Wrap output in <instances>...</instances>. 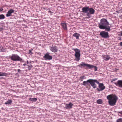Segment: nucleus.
I'll list each match as a JSON object with an SVG mask.
<instances>
[{
  "instance_id": "obj_1",
  "label": "nucleus",
  "mask_w": 122,
  "mask_h": 122,
  "mask_svg": "<svg viewBox=\"0 0 122 122\" xmlns=\"http://www.w3.org/2000/svg\"><path fill=\"white\" fill-rule=\"evenodd\" d=\"M109 22L105 19L103 18L100 20V22L98 24L99 28L102 29H105L106 31L109 32L111 30L110 27L108 26Z\"/></svg>"
},
{
  "instance_id": "obj_2",
  "label": "nucleus",
  "mask_w": 122,
  "mask_h": 122,
  "mask_svg": "<svg viewBox=\"0 0 122 122\" xmlns=\"http://www.w3.org/2000/svg\"><path fill=\"white\" fill-rule=\"evenodd\" d=\"M107 98L108 100L109 104L111 106H113L115 105L118 99L117 97L115 95L112 94L108 95Z\"/></svg>"
},
{
  "instance_id": "obj_3",
  "label": "nucleus",
  "mask_w": 122,
  "mask_h": 122,
  "mask_svg": "<svg viewBox=\"0 0 122 122\" xmlns=\"http://www.w3.org/2000/svg\"><path fill=\"white\" fill-rule=\"evenodd\" d=\"M9 57L11 60L14 61H21L23 60L17 54H12V56H10Z\"/></svg>"
},
{
  "instance_id": "obj_4",
  "label": "nucleus",
  "mask_w": 122,
  "mask_h": 122,
  "mask_svg": "<svg viewBox=\"0 0 122 122\" xmlns=\"http://www.w3.org/2000/svg\"><path fill=\"white\" fill-rule=\"evenodd\" d=\"M99 35L103 38H107L109 37V33L107 31H102L100 32Z\"/></svg>"
},
{
  "instance_id": "obj_5",
  "label": "nucleus",
  "mask_w": 122,
  "mask_h": 122,
  "mask_svg": "<svg viewBox=\"0 0 122 122\" xmlns=\"http://www.w3.org/2000/svg\"><path fill=\"white\" fill-rule=\"evenodd\" d=\"M90 84L94 88H96L97 86L95 83L97 84H99V82L96 80L90 79Z\"/></svg>"
},
{
  "instance_id": "obj_6",
  "label": "nucleus",
  "mask_w": 122,
  "mask_h": 122,
  "mask_svg": "<svg viewBox=\"0 0 122 122\" xmlns=\"http://www.w3.org/2000/svg\"><path fill=\"white\" fill-rule=\"evenodd\" d=\"M88 13H87V14L86 15L89 18H90L91 17V15L93 14L95 12V10L92 7H89V9Z\"/></svg>"
},
{
  "instance_id": "obj_7",
  "label": "nucleus",
  "mask_w": 122,
  "mask_h": 122,
  "mask_svg": "<svg viewBox=\"0 0 122 122\" xmlns=\"http://www.w3.org/2000/svg\"><path fill=\"white\" fill-rule=\"evenodd\" d=\"M99 88H97V89L99 91H101L104 90L105 88V86L103 83H99Z\"/></svg>"
},
{
  "instance_id": "obj_8",
  "label": "nucleus",
  "mask_w": 122,
  "mask_h": 122,
  "mask_svg": "<svg viewBox=\"0 0 122 122\" xmlns=\"http://www.w3.org/2000/svg\"><path fill=\"white\" fill-rule=\"evenodd\" d=\"M89 7V6H85L83 7L82 9V12L84 14H86L88 13Z\"/></svg>"
},
{
  "instance_id": "obj_9",
  "label": "nucleus",
  "mask_w": 122,
  "mask_h": 122,
  "mask_svg": "<svg viewBox=\"0 0 122 122\" xmlns=\"http://www.w3.org/2000/svg\"><path fill=\"white\" fill-rule=\"evenodd\" d=\"M43 58L45 60H51L52 59V56L50 55L48 53L46 54L43 56Z\"/></svg>"
},
{
  "instance_id": "obj_10",
  "label": "nucleus",
  "mask_w": 122,
  "mask_h": 122,
  "mask_svg": "<svg viewBox=\"0 0 122 122\" xmlns=\"http://www.w3.org/2000/svg\"><path fill=\"white\" fill-rule=\"evenodd\" d=\"M14 10L12 9H10L8 11L7 14H6V16L7 17L11 16V14L14 12Z\"/></svg>"
},
{
  "instance_id": "obj_11",
  "label": "nucleus",
  "mask_w": 122,
  "mask_h": 122,
  "mask_svg": "<svg viewBox=\"0 0 122 122\" xmlns=\"http://www.w3.org/2000/svg\"><path fill=\"white\" fill-rule=\"evenodd\" d=\"M115 84L117 86L122 88V80H119L117 82H115Z\"/></svg>"
},
{
  "instance_id": "obj_12",
  "label": "nucleus",
  "mask_w": 122,
  "mask_h": 122,
  "mask_svg": "<svg viewBox=\"0 0 122 122\" xmlns=\"http://www.w3.org/2000/svg\"><path fill=\"white\" fill-rule=\"evenodd\" d=\"M50 50L52 52L55 53L57 52L58 48L56 46H53L50 48Z\"/></svg>"
},
{
  "instance_id": "obj_13",
  "label": "nucleus",
  "mask_w": 122,
  "mask_h": 122,
  "mask_svg": "<svg viewBox=\"0 0 122 122\" xmlns=\"http://www.w3.org/2000/svg\"><path fill=\"white\" fill-rule=\"evenodd\" d=\"M82 65L81 66L82 67H84L86 68L85 67L87 68L88 69L90 68V64H86L85 62H81Z\"/></svg>"
},
{
  "instance_id": "obj_14",
  "label": "nucleus",
  "mask_w": 122,
  "mask_h": 122,
  "mask_svg": "<svg viewBox=\"0 0 122 122\" xmlns=\"http://www.w3.org/2000/svg\"><path fill=\"white\" fill-rule=\"evenodd\" d=\"M75 60L76 61H78L80 59L81 54H75Z\"/></svg>"
},
{
  "instance_id": "obj_15",
  "label": "nucleus",
  "mask_w": 122,
  "mask_h": 122,
  "mask_svg": "<svg viewBox=\"0 0 122 122\" xmlns=\"http://www.w3.org/2000/svg\"><path fill=\"white\" fill-rule=\"evenodd\" d=\"M90 79L86 81H84L83 82V85L85 86H90Z\"/></svg>"
},
{
  "instance_id": "obj_16",
  "label": "nucleus",
  "mask_w": 122,
  "mask_h": 122,
  "mask_svg": "<svg viewBox=\"0 0 122 122\" xmlns=\"http://www.w3.org/2000/svg\"><path fill=\"white\" fill-rule=\"evenodd\" d=\"M73 105V104L71 103H70L69 104H66V109L71 108L72 107V106Z\"/></svg>"
},
{
  "instance_id": "obj_17",
  "label": "nucleus",
  "mask_w": 122,
  "mask_h": 122,
  "mask_svg": "<svg viewBox=\"0 0 122 122\" xmlns=\"http://www.w3.org/2000/svg\"><path fill=\"white\" fill-rule=\"evenodd\" d=\"M72 49L74 50L75 52V54H80V49L77 48H72Z\"/></svg>"
},
{
  "instance_id": "obj_18",
  "label": "nucleus",
  "mask_w": 122,
  "mask_h": 122,
  "mask_svg": "<svg viewBox=\"0 0 122 122\" xmlns=\"http://www.w3.org/2000/svg\"><path fill=\"white\" fill-rule=\"evenodd\" d=\"M73 36L76 37V39H79V37L80 36V34L77 33H75L73 34Z\"/></svg>"
},
{
  "instance_id": "obj_19",
  "label": "nucleus",
  "mask_w": 122,
  "mask_h": 122,
  "mask_svg": "<svg viewBox=\"0 0 122 122\" xmlns=\"http://www.w3.org/2000/svg\"><path fill=\"white\" fill-rule=\"evenodd\" d=\"M104 60L106 61H107L109 60L110 58V57L109 55H106L103 57Z\"/></svg>"
},
{
  "instance_id": "obj_20",
  "label": "nucleus",
  "mask_w": 122,
  "mask_h": 122,
  "mask_svg": "<svg viewBox=\"0 0 122 122\" xmlns=\"http://www.w3.org/2000/svg\"><path fill=\"white\" fill-rule=\"evenodd\" d=\"M89 69H92L93 68H94V70L95 71H96L97 70V67L96 66H94L93 65H91Z\"/></svg>"
},
{
  "instance_id": "obj_21",
  "label": "nucleus",
  "mask_w": 122,
  "mask_h": 122,
  "mask_svg": "<svg viewBox=\"0 0 122 122\" xmlns=\"http://www.w3.org/2000/svg\"><path fill=\"white\" fill-rule=\"evenodd\" d=\"M62 25L63 29L65 30H67V28L66 25L65 23H62Z\"/></svg>"
},
{
  "instance_id": "obj_22",
  "label": "nucleus",
  "mask_w": 122,
  "mask_h": 122,
  "mask_svg": "<svg viewBox=\"0 0 122 122\" xmlns=\"http://www.w3.org/2000/svg\"><path fill=\"white\" fill-rule=\"evenodd\" d=\"M7 73L0 72V76H7Z\"/></svg>"
},
{
  "instance_id": "obj_23",
  "label": "nucleus",
  "mask_w": 122,
  "mask_h": 122,
  "mask_svg": "<svg viewBox=\"0 0 122 122\" xmlns=\"http://www.w3.org/2000/svg\"><path fill=\"white\" fill-rule=\"evenodd\" d=\"M12 102V101L11 100L9 99L7 102L5 103V104H10Z\"/></svg>"
},
{
  "instance_id": "obj_24",
  "label": "nucleus",
  "mask_w": 122,
  "mask_h": 122,
  "mask_svg": "<svg viewBox=\"0 0 122 122\" xmlns=\"http://www.w3.org/2000/svg\"><path fill=\"white\" fill-rule=\"evenodd\" d=\"M29 100L31 101L35 102L37 100V99L35 98H29Z\"/></svg>"
},
{
  "instance_id": "obj_25",
  "label": "nucleus",
  "mask_w": 122,
  "mask_h": 122,
  "mask_svg": "<svg viewBox=\"0 0 122 122\" xmlns=\"http://www.w3.org/2000/svg\"><path fill=\"white\" fill-rule=\"evenodd\" d=\"M97 103L100 104H101L102 103V100L101 99H99L97 100Z\"/></svg>"
},
{
  "instance_id": "obj_26",
  "label": "nucleus",
  "mask_w": 122,
  "mask_h": 122,
  "mask_svg": "<svg viewBox=\"0 0 122 122\" xmlns=\"http://www.w3.org/2000/svg\"><path fill=\"white\" fill-rule=\"evenodd\" d=\"M5 18V16L3 14L0 15V20H3Z\"/></svg>"
},
{
  "instance_id": "obj_27",
  "label": "nucleus",
  "mask_w": 122,
  "mask_h": 122,
  "mask_svg": "<svg viewBox=\"0 0 122 122\" xmlns=\"http://www.w3.org/2000/svg\"><path fill=\"white\" fill-rule=\"evenodd\" d=\"M33 66L32 65H30L29 66H28V69L29 70H31V68H32Z\"/></svg>"
},
{
  "instance_id": "obj_28",
  "label": "nucleus",
  "mask_w": 122,
  "mask_h": 122,
  "mask_svg": "<svg viewBox=\"0 0 122 122\" xmlns=\"http://www.w3.org/2000/svg\"><path fill=\"white\" fill-rule=\"evenodd\" d=\"M117 78L112 79L111 80V81L112 83H114L115 84V82H113L115 81L116 80H117Z\"/></svg>"
},
{
  "instance_id": "obj_29",
  "label": "nucleus",
  "mask_w": 122,
  "mask_h": 122,
  "mask_svg": "<svg viewBox=\"0 0 122 122\" xmlns=\"http://www.w3.org/2000/svg\"><path fill=\"white\" fill-rule=\"evenodd\" d=\"M117 122H122V118H120L117 119Z\"/></svg>"
},
{
  "instance_id": "obj_30",
  "label": "nucleus",
  "mask_w": 122,
  "mask_h": 122,
  "mask_svg": "<svg viewBox=\"0 0 122 122\" xmlns=\"http://www.w3.org/2000/svg\"><path fill=\"white\" fill-rule=\"evenodd\" d=\"M118 115L120 117H122V111L119 112Z\"/></svg>"
},
{
  "instance_id": "obj_31",
  "label": "nucleus",
  "mask_w": 122,
  "mask_h": 122,
  "mask_svg": "<svg viewBox=\"0 0 122 122\" xmlns=\"http://www.w3.org/2000/svg\"><path fill=\"white\" fill-rule=\"evenodd\" d=\"M33 49H32L31 50H29V53L30 54V55H32L33 54V53L31 51L32 50H33Z\"/></svg>"
},
{
  "instance_id": "obj_32",
  "label": "nucleus",
  "mask_w": 122,
  "mask_h": 122,
  "mask_svg": "<svg viewBox=\"0 0 122 122\" xmlns=\"http://www.w3.org/2000/svg\"><path fill=\"white\" fill-rule=\"evenodd\" d=\"M1 51L3 52H4L5 51V50L2 47V48L1 49Z\"/></svg>"
},
{
  "instance_id": "obj_33",
  "label": "nucleus",
  "mask_w": 122,
  "mask_h": 122,
  "mask_svg": "<svg viewBox=\"0 0 122 122\" xmlns=\"http://www.w3.org/2000/svg\"><path fill=\"white\" fill-rule=\"evenodd\" d=\"M82 63L78 65V66L79 67H80L82 68V66H81Z\"/></svg>"
},
{
  "instance_id": "obj_34",
  "label": "nucleus",
  "mask_w": 122,
  "mask_h": 122,
  "mask_svg": "<svg viewBox=\"0 0 122 122\" xmlns=\"http://www.w3.org/2000/svg\"><path fill=\"white\" fill-rule=\"evenodd\" d=\"M17 71L18 72L20 73L21 71V70L20 69H18L17 70Z\"/></svg>"
},
{
  "instance_id": "obj_35",
  "label": "nucleus",
  "mask_w": 122,
  "mask_h": 122,
  "mask_svg": "<svg viewBox=\"0 0 122 122\" xmlns=\"http://www.w3.org/2000/svg\"><path fill=\"white\" fill-rule=\"evenodd\" d=\"M3 8L1 7L0 8V12L2 11H3Z\"/></svg>"
},
{
  "instance_id": "obj_36",
  "label": "nucleus",
  "mask_w": 122,
  "mask_h": 122,
  "mask_svg": "<svg viewBox=\"0 0 122 122\" xmlns=\"http://www.w3.org/2000/svg\"><path fill=\"white\" fill-rule=\"evenodd\" d=\"M48 13H53V12H52L50 10L49 11H48Z\"/></svg>"
},
{
  "instance_id": "obj_37",
  "label": "nucleus",
  "mask_w": 122,
  "mask_h": 122,
  "mask_svg": "<svg viewBox=\"0 0 122 122\" xmlns=\"http://www.w3.org/2000/svg\"><path fill=\"white\" fill-rule=\"evenodd\" d=\"M120 45L121 46H122V42H120Z\"/></svg>"
},
{
  "instance_id": "obj_38",
  "label": "nucleus",
  "mask_w": 122,
  "mask_h": 122,
  "mask_svg": "<svg viewBox=\"0 0 122 122\" xmlns=\"http://www.w3.org/2000/svg\"><path fill=\"white\" fill-rule=\"evenodd\" d=\"M42 8L44 10H46V8H45L44 7H43Z\"/></svg>"
},
{
  "instance_id": "obj_39",
  "label": "nucleus",
  "mask_w": 122,
  "mask_h": 122,
  "mask_svg": "<svg viewBox=\"0 0 122 122\" xmlns=\"http://www.w3.org/2000/svg\"><path fill=\"white\" fill-rule=\"evenodd\" d=\"M121 36H122V30L120 31Z\"/></svg>"
},
{
  "instance_id": "obj_40",
  "label": "nucleus",
  "mask_w": 122,
  "mask_h": 122,
  "mask_svg": "<svg viewBox=\"0 0 122 122\" xmlns=\"http://www.w3.org/2000/svg\"><path fill=\"white\" fill-rule=\"evenodd\" d=\"M118 40H121V38L120 37H119V39Z\"/></svg>"
},
{
  "instance_id": "obj_41",
  "label": "nucleus",
  "mask_w": 122,
  "mask_h": 122,
  "mask_svg": "<svg viewBox=\"0 0 122 122\" xmlns=\"http://www.w3.org/2000/svg\"><path fill=\"white\" fill-rule=\"evenodd\" d=\"M26 65V64H23V65L24 66H25Z\"/></svg>"
},
{
  "instance_id": "obj_42",
  "label": "nucleus",
  "mask_w": 122,
  "mask_h": 122,
  "mask_svg": "<svg viewBox=\"0 0 122 122\" xmlns=\"http://www.w3.org/2000/svg\"><path fill=\"white\" fill-rule=\"evenodd\" d=\"M27 64H28L29 63V62L28 61H27Z\"/></svg>"
},
{
  "instance_id": "obj_43",
  "label": "nucleus",
  "mask_w": 122,
  "mask_h": 122,
  "mask_svg": "<svg viewBox=\"0 0 122 122\" xmlns=\"http://www.w3.org/2000/svg\"><path fill=\"white\" fill-rule=\"evenodd\" d=\"M46 10H50V9H46Z\"/></svg>"
},
{
  "instance_id": "obj_44",
  "label": "nucleus",
  "mask_w": 122,
  "mask_h": 122,
  "mask_svg": "<svg viewBox=\"0 0 122 122\" xmlns=\"http://www.w3.org/2000/svg\"><path fill=\"white\" fill-rule=\"evenodd\" d=\"M3 78V77H2V78H0V79Z\"/></svg>"
},
{
  "instance_id": "obj_45",
  "label": "nucleus",
  "mask_w": 122,
  "mask_h": 122,
  "mask_svg": "<svg viewBox=\"0 0 122 122\" xmlns=\"http://www.w3.org/2000/svg\"><path fill=\"white\" fill-rule=\"evenodd\" d=\"M121 19H122V18H121Z\"/></svg>"
},
{
  "instance_id": "obj_46",
  "label": "nucleus",
  "mask_w": 122,
  "mask_h": 122,
  "mask_svg": "<svg viewBox=\"0 0 122 122\" xmlns=\"http://www.w3.org/2000/svg\"><path fill=\"white\" fill-rule=\"evenodd\" d=\"M0 29H2V30H3V29H2V28H0Z\"/></svg>"
}]
</instances>
